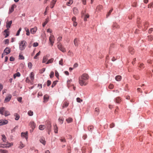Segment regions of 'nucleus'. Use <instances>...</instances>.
I'll return each mask as SVG.
<instances>
[{
    "instance_id": "052dcab7",
    "label": "nucleus",
    "mask_w": 153,
    "mask_h": 153,
    "mask_svg": "<svg viewBox=\"0 0 153 153\" xmlns=\"http://www.w3.org/2000/svg\"><path fill=\"white\" fill-rule=\"evenodd\" d=\"M139 67L141 69L144 68V64L143 63L140 64V65H139Z\"/></svg>"
},
{
    "instance_id": "3c124183",
    "label": "nucleus",
    "mask_w": 153,
    "mask_h": 153,
    "mask_svg": "<svg viewBox=\"0 0 153 153\" xmlns=\"http://www.w3.org/2000/svg\"><path fill=\"white\" fill-rule=\"evenodd\" d=\"M54 73L53 71H51L50 74V76L51 78H52L54 76Z\"/></svg>"
},
{
    "instance_id": "4c0bfd02",
    "label": "nucleus",
    "mask_w": 153,
    "mask_h": 153,
    "mask_svg": "<svg viewBox=\"0 0 153 153\" xmlns=\"http://www.w3.org/2000/svg\"><path fill=\"white\" fill-rule=\"evenodd\" d=\"M149 23L147 22H146L144 23L143 26L144 27V28H146L148 27Z\"/></svg>"
},
{
    "instance_id": "a878e982",
    "label": "nucleus",
    "mask_w": 153,
    "mask_h": 153,
    "mask_svg": "<svg viewBox=\"0 0 153 153\" xmlns=\"http://www.w3.org/2000/svg\"><path fill=\"white\" fill-rule=\"evenodd\" d=\"M46 128V126L45 125H40L39 126V129L41 130H43Z\"/></svg>"
},
{
    "instance_id": "69168bd1",
    "label": "nucleus",
    "mask_w": 153,
    "mask_h": 153,
    "mask_svg": "<svg viewBox=\"0 0 153 153\" xmlns=\"http://www.w3.org/2000/svg\"><path fill=\"white\" fill-rule=\"evenodd\" d=\"M32 64L31 62H29L28 63V67L30 68L31 69L32 68Z\"/></svg>"
},
{
    "instance_id": "473e14b6",
    "label": "nucleus",
    "mask_w": 153,
    "mask_h": 153,
    "mask_svg": "<svg viewBox=\"0 0 153 153\" xmlns=\"http://www.w3.org/2000/svg\"><path fill=\"white\" fill-rule=\"evenodd\" d=\"M20 76V73L19 72H17L16 74H15L13 75V78L15 79L16 76L19 77Z\"/></svg>"
},
{
    "instance_id": "37998d69",
    "label": "nucleus",
    "mask_w": 153,
    "mask_h": 153,
    "mask_svg": "<svg viewBox=\"0 0 153 153\" xmlns=\"http://www.w3.org/2000/svg\"><path fill=\"white\" fill-rule=\"evenodd\" d=\"M10 114V113L9 111H5L4 115L5 116H7L9 115Z\"/></svg>"
},
{
    "instance_id": "aec40b11",
    "label": "nucleus",
    "mask_w": 153,
    "mask_h": 153,
    "mask_svg": "<svg viewBox=\"0 0 153 153\" xmlns=\"http://www.w3.org/2000/svg\"><path fill=\"white\" fill-rule=\"evenodd\" d=\"M129 52L131 54H133L134 53V51L133 48L131 47H130L128 48Z\"/></svg>"
},
{
    "instance_id": "ddd939ff",
    "label": "nucleus",
    "mask_w": 153,
    "mask_h": 153,
    "mask_svg": "<svg viewBox=\"0 0 153 153\" xmlns=\"http://www.w3.org/2000/svg\"><path fill=\"white\" fill-rule=\"evenodd\" d=\"M79 41V39L77 38H75L74 40V45L76 47L78 46V42Z\"/></svg>"
},
{
    "instance_id": "393cba45",
    "label": "nucleus",
    "mask_w": 153,
    "mask_h": 153,
    "mask_svg": "<svg viewBox=\"0 0 153 153\" xmlns=\"http://www.w3.org/2000/svg\"><path fill=\"white\" fill-rule=\"evenodd\" d=\"M14 116L15 117V119L16 120H19L20 118V116L19 114L17 113H15L14 114Z\"/></svg>"
},
{
    "instance_id": "e433bc0d",
    "label": "nucleus",
    "mask_w": 153,
    "mask_h": 153,
    "mask_svg": "<svg viewBox=\"0 0 153 153\" xmlns=\"http://www.w3.org/2000/svg\"><path fill=\"white\" fill-rule=\"evenodd\" d=\"M48 21H49V20H48V18H47L46 19L45 21L42 24V26L43 27H44L46 25V24L48 22Z\"/></svg>"
},
{
    "instance_id": "a211bd4d",
    "label": "nucleus",
    "mask_w": 153,
    "mask_h": 153,
    "mask_svg": "<svg viewBox=\"0 0 153 153\" xmlns=\"http://www.w3.org/2000/svg\"><path fill=\"white\" fill-rule=\"evenodd\" d=\"M16 7V5L14 4H13L11 6V8L9 10V13H11L13 12L14 11V8Z\"/></svg>"
},
{
    "instance_id": "6ab92c4d",
    "label": "nucleus",
    "mask_w": 153,
    "mask_h": 153,
    "mask_svg": "<svg viewBox=\"0 0 153 153\" xmlns=\"http://www.w3.org/2000/svg\"><path fill=\"white\" fill-rule=\"evenodd\" d=\"M115 101L116 103H119L121 101V99L120 97H117L115 99Z\"/></svg>"
},
{
    "instance_id": "79ce46f5",
    "label": "nucleus",
    "mask_w": 153,
    "mask_h": 153,
    "mask_svg": "<svg viewBox=\"0 0 153 153\" xmlns=\"http://www.w3.org/2000/svg\"><path fill=\"white\" fill-rule=\"evenodd\" d=\"M58 82L57 81H55L53 82L52 84L51 85V87L53 88L56 85V84L57 82Z\"/></svg>"
},
{
    "instance_id": "cd10ccee",
    "label": "nucleus",
    "mask_w": 153,
    "mask_h": 153,
    "mask_svg": "<svg viewBox=\"0 0 153 153\" xmlns=\"http://www.w3.org/2000/svg\"><path fill=\"white\" fill-rule=\"evenodd\" d=\"M115 79L118 81H120L121 79V76L120 75L117 76L115 77Z\"/></svg>"
},
{
    "instance_id": "4468645a",
    "label": "nucleus",
    "mask_w": 153,
    "mask_h": 153,
    "mask_svg": "<svg viewBox=\"0 0 153 153\" xmlns=\"http://www.w3.org/2000/svg\"><path fill=\"white\" fill-rule=\"evenodd\" d=\"M69 105V102L67 101H65L64 102L62 106V108L67 107Z\"/></svg>"
},
{
    "instance_id": "bb28decb",
    "label": "nucleus",
    "mask_w": 153,
    "mask_h": 153,
    "mask_svg": "<svg viewBox=\"0 0 153 153\" xmlns=\"http://www.w3.org/2000/svg\"><path fill=\"white\" fill-rule=\"evenodd\" d=\"M36 28H32L30 30V33L32 34H34L36 32Z\"/></svg>"
},
{
    "instance_id": "4be33fe9",
    "label": "nucleus",
    "mask_w": 153,
    "mask_h": 153,
    "mask_svg": "<svg viewBox=\"0 0 153 153\" xmlns=\"http://www.w3.org/2000/svg\"><path fill=\"white\" fill-rule=\"evenodd\" d=\"M73 12L74 14L76 15L78 13V11L76 7H74L73 9Z\"/></svg>"
},
{
    "instance_id": "f8f14e48",
    "label": "nucleus",
    "mask_w": 153,
    "mask_h": 153,
    "mask_svg": "<svg viewBox=\"0 0 153 153\" xmlns=\"http://www.w3.org/2000/svg\"><path fill=\"white\" fill-rule=\"evenodd\" d=\"M21 136L23 137H25L26 140L27 139V132H22L21 134Z\"/></svg>"
},
{
    "instance_id": "f3484780",
    "label": "nucleus",
    "mask_w": 153,
    "mask_h": 153,
    "mask_svg": "<svg viewBox=\"0 0 153 153\" xmlns=\"http://www.w3.org/2000/svg\"><path fill=\"white\" fill-rule=\"evenodd\" d=\"M51 123L49 122L48 123L47 126V128L48 129V131H51Z\"/></svg>"
},
{
    "instance_id": "774afa93",
    "label": "nucleus",
    "mask_w": 153,
    "mask_h": 153,
    "mask_svg": "<svg viewBox=\"0 0 153 153\" xmlns=\"http://www.w3.org/2000/svg\"><path fill=\"white\" fill-rule=\"evenodd\" d=\"M62 39V37L61 36L59 37L57 39V40L58 41V42L57 43L58 44H59V43H60L59 42Z\"/></svg>"
},
{
    "instance_id": "20e7f679",
    "label": "nucleus",
    "mask_w": 153,
    "mask_h": 153,
    "mask_svg": "<svg viewBox=\"0 0 153 153\" xmlns=\"http://www.w3.org/2000/svg\"><path fill=\"white\" fill-rule=\"evenodd\" d=\"M55 39L54 36L52 34H51V36L49 37V42L52 46L53 45Z\"/></svg>"
},
{
    "instance_id": "2eb2a0df",
    "label": "nucleus",
    "mask_w": 153,
    "mask_h": 153,
    "mask_svg": "<svg viewBox=\"0 0 153 153\" xmlns=\"http://www.w3.org/2000/svg\"><path fill=\"white\" fill-rule=\"evenodd\" d=\"M48 55H47L45 56H44L43 57L42 63H44L45 62L48 60Z\"/></svg>"
},
{
    "instance_id": "2f4dec72",
    "label": "nucleus",
    "mask_w": 153,
    "mask_h": 153,
    "mask_svg": "<svg viewBox=\"0 0 153 153\" xmlns=\"http://www.w3.org/2000/svg\"><path fill=\"white\" fill-rule=\"evenodd\" d=\"M66 121L68 123H69L72 122L73 119L72 118L69 117L68 118L66 119Z\"/></svg>"
},
{
    "instance_id": "ea45409f",
    "label": "nucleus",
    "mask_w": 153,
    "mask_h": 153,
    "mask_svg": "<svg viewBox=\"0 0 153 153\" xmlns=\"http://www.w3.org/2000/svg\"><path fill=\"white\" fill-rule=\"evenodd\" d=\"M2 138V140L4 142H5L6 140V138L5 135L3 134L1 135Z\"/></svg>"
},
{
    "instance_id": "f257e3e1",
    "label": "nucleus",
    "mask_w": 153,
    "mask_h": 153,
    "mask_svg": "<svg viewBox=\"0 0 153 153\" xmlns=\"http://www.w3.org/2000/svg\"><path fill=\"white\" fill-rule=\"evenodd\" d=\"M88 79V75L86 73H84L79 77V83L81 86L86 85L88 83L87 80Z\"/></svg>"
},
{
    "instance_id": "58836bf2",
    "label": "nucleus",
    "mask_w": 153,
    "mask_h": 153,
    "mask_svg": "<svg viewBox=\"0 0 153 153\" xmlns=\"http://www.w3.org/2000/svg\"><path fill=\"white\" fill-rule=\"evenodd\" d=\"M0 152L1 153H8V152L6 150H3L2 149H0Z\"/></svg>"
},
{
    "instance_id": "c03bdc74",
    "label": "nucleus",
    "mask_w": 153,
    "mask_h": 153,
    "mask_svg": "<svg viewBox=\"0 0 153 153\" xmlns=\"http://www.w3.org/2000/svg\"><path fill=\"white\" fill-rule=\"evenodd\" d=\"M24 147V145H23V144L22 143V142H20L19 146V148L20 149H22Z\"/></svg>"
},
{
    "instance_id": "1a4fd4ad",
    "label": "nucleus",
    "mask_w": 153,
    "mask_h": 153,
    "mask_svg": "<svg viewBox=\"0 0 153 153\" xmlns=\"http://www.w3.org/2000/svg\"><path fill=\"white\" fill-rule=\"evenodd\" d=\"M120 26L116 23H114L112 25V27L113 29H118L120 28Z\"/></svg>"
},
{
    "instance_id": "423d86ee",
    "label": "nucleus",
    "mask_w": 153,
    "mask_h": 153,
    "mask_svg": "<svg viewBox=\"0 0 153 153\" xmlns=\"http://www.w3.org/2000/svg\"><path fill=\"white\" fill-rule=\"evenodd\" d=\"M12 97V96L11 94H8L7 96L4 100V102L6 103L10 101Z\"/></svg>"
},
{
    "instance_id": "603ef678",
    "label": "nucleus",
    "mask_w": 153,
    "mask_h": 153,
    "mask_svg": "<svg viewBox=\"0 0 153 153\" xmlns=\"http://www.w3.org/2000/svg\"><path fill=\"white\" fill-rule=\"evenodd\" d=\"M133 77L136 80H138L140 78V77L138 75H134Z\"/></svg>"
},
{
    "instance_id": "4d7b16f0",
    "label": "nucleus",
    "mask_w": 153,
    "mask_h": 153,
    "mask_svg": "<svg viewBox=\"0 0 153 153\" xmlns=\"http://www.w3.org/2000/svg\"><path fill=\"white\" fill-rule=\"evenodd\" d=\"M67 150L68 153H71V147L70 146L67 147Z\"/></svg>"
},
{
    "instance_id": "0eeeda50",
    "label": "nucleus",
    "mask_w": 153,
    "mask_h": 153,
    "mask_svg": "<svg viewBox=\"0 0 153 153\" xmlns=\"http://www.w3.org/2000/svg\"><path fill=\"white\" fill-rule=\"evenodd\" d=\"M29 125L32 129V131H33L36 127V124L34 122L31 121Z\"/></svg>"
},
{
    "instance_id": "864d4df0",
    "label": "nucleus",
    "mask_w": 153,
    "mask_h": 153,
    "mask_svg": "<svg viewBox=\"0 0 153 153\" xmlns=\"http://www.w3.org/2000/svg\"><path fill=\"white\" fill-rule=\"evenodd\" d=\"M148 39L149 41H151L152 39V37L151 36H148Z\"/></svg>"
},
{
    "instance_id": "5701e85b",
    "label": "nucleus",
    "mask_w": 153,
    "mask_h": 153,
    "mask_svg": "<svg viewBox=\"0 0 153 153\" xmlns=\"http://www.w3.org/2000/svg\"><path fill=\"white\" fill-rule=\"evenodd\" d=\"M40 142L43 144L44 145H45L46 144V141L45 138L44 137L41 138L40 140Z\"/></svg>"
},
{
    "instance_id": "c85d7f7f",
    "label": "nucleus",
    "mask_w": 153,
    "mask_h": 153,
    "mask_svg": "<svg viewBox=\"0 0 153 153\" xmlns=\"http://www.w3.org/2000/svg\"><path fill=\"white\" fill-rule=\"evenodd\" d=\"M4 108L2 107L0 108V113L2 115L4 114Z\"/></svg>"
},
{
    "instance_id": "09e8293b",
    "label": "nucleus",
    "mask_w": 153,
    "mask_h": 153,
    "mask_svg": "<svg viewBox=\"0 0 153 153\" xmlns=\"http://www.w3.org/2000/svg\"><path fill=\"white\" fill-rule=\"evenodd\" d=\"M73 1L72 0H70L66 4L68 6H70L73 3Z\"/></svg>"
},
{
    "instance_id": "de8ad7c7",
    "label": "nucleus",
    "mask_w": 153,
    "mask_h": 153,
    "mask_svg": "<svg viewBox=\"0 0 153 153\" xmlns=\"http://www.w3.org/2000/svg\"><path fill=\"white\" fill-rule=\"evenodd\" d=\"M40 51H39L38 53H37L36 55L34 56V59H37V57L40 54Z\"/></svg>"
},
{
    "instance_id": "b1692460",
    "label": "nucleus",
    "mask_w": 153,
    "mask_h": 153,
    "mask_svg": "<svg viewBox=\"0 0 153 153\" xmlns=\"http://www.w3.org/2000/svg\"><path fill=\"white\" fill-rule=\"evenodd\" d=\"M34 74L33 72L31 73L30 74V78L31 80L32 81H33L34 79Z\"/></svg>"
},
{
    "instance_id": "13d9d810",
    "label": "nucleus",
    "mask_w": 153,
    "mask_h": 153,
    "mask_svg": "<svg viewBox=\"0 0 153 153\" xmlns=\"http://www.w3.org/2000/svg\"><path fill=\"white\" fill-rule=\"evenodd\" d=\"M114 87V85L113 84H111L108 86V88L110 89H112Z\"/></svg>"
},
{
    "instance_id": "39448f33",
    "label": "nucleus",
    "mask_w": 153,
    "mask_h": 153,
    "mask_svg": "<svg viewBox=\"0 0 153 153\" xmlns=\"http://www.w3.org/2000/svg\"><path fill=\"white\" fill-rule=\"evenodd\" d=\"M13 145V144L12 143H8L7 144H0V148H8L10 146H12Z\"/></svg>"
},
{
    "instance_id": "f704fd0d",
    "label": "nucleus",
    "mask_w": 153,
    "mask_h": 153,
    "mask_svg": "<svg viewBox=\"0 0 153 153\" xmlns=\"http://www.w3.org/2000/svg\"><path fill=\"white\" fill-rule=\"evenodd\" d=\"M25 29L26 32V35L27 36H29L30 35V32L29 29L27 27H25Z\"/></svg>"
},
{
    "instance_id": "6e6552de",
    "label": "nucleus",
    "mask_w": 153,
    "mask_h": 153,
    "mask_svg": "<svg viewBox=\"0 0 153 153\" xmlns=\"http://www.w3.org/2000/svg\"><path fill=\"white\" fill-rule=\"evenodd\" d=\"M8 121L6 120H0V126L7 124Z\"/></svg>"
},
{
    "instance_id": "0e129e2a",
    "label": "nucleus",
    "mask_w": 153,
    "mask_h": 153,
    "mask_svg": "<svg viewBox=\"0 0 153 153\" xmlns=\"http://www.w3.org/2000/svg\"><path fill=\"white\" fill-rule=\"evenodd\" d=\"M39 44L37 42H34L33 44V46L34 47H36L38 46Z\"/></svg>"
},
{
    "instance_id": "680f3d73",
    "label": "nucleus",
    "mask_w": 153,
    "mask_h": 153,
    "mask_svg": "<svg viewBox=\"0 0 153 153\" xmlns=\"http://www.w3.org/2000/svg\"><path fill=\"white\" fill-rule=\"evenodd\" d=\"M55 75L57 78H58L59 76V73L56 70L55 71Z\"/></svg>"
},
{
    "instance_id": "dca6fc26",
    "label": "nucleus",
    "mask_w": 153,
    "mask_h": 153,
    "mask_svg": "<svg viewBox=\"0 0 153 153\" xmlns=\"http://www.w3.org/2000/svg\"><path fill=\"white\" fill-rule=\"evenodd\" d=\"M4 52L6 53V54H8L10 52V50L9 48L7 47L4 50Z\"/></svg>"
},
{
    "instance_id": "6e6d98bb",
    "label": "nucleus",
    "mask_w": 153,
    "mask_h": 153,
    "mask_svg": "<svg viewBox=\"0 0 153 153\" xmlns=\"http://www.w3.org/2000/svg\"><path fill=\"white\" fill-rule=\"evenodd\" d=\"M21 30H22V28H21V27H20L19 29L17 31V33H16V36H19V33H20V31Z\"/></svg>"
},
{
    "instance_id": "a19ab883",
    "label": "nucleus",
    "mask_w": 153,
    "mask_h": 153,
    "mask_svg": "<svg viewBox=\"0 0 153 153\" xmlns=\"http://www.w3.org/2000/svg\"><path fill=\"white\" fill-rule=\"evenodd\" d=\"M94 127L92 126H88V129L90 131H91L93 130Z\"/></svg>"
},
{
    "instance_id": "c756f323",
    "label": "nucleus",
    "mask_w": 153,
    "mask_h": 153,
    "mask_svg": "<svg viewBox=\"0 0 153 153\" xmlns=\"http://www.w3.org/2000/svg\"><path fill=\"white\" fill-rule=\"evenodd\" d=\"M54 132L55 133H58V127L57 126L55 125L54 126Z\"/></svg>"
},
{
    "instance_id": "f03ea898",
    "label": "nucleus",
    "mask_w": 153,
    "mask_h": 153,
    "mask_svg": "<svg viewBox=\"0 0 153 153\" xmlns=\"http://www.w3.org/2000/svg\"><path fill=\"white\" fill-rule=\"evenodd\" d=\"M27 44L25 40L21 41L19 43V49L21 50H23L25 48Z\"/></svg>"
},
{
    "instance_id": "338daca9",
    "label": "nucleus",
    "mask_w": 153,
    "mask_h": 153,
    "mask_svg": "<svg viewBox=\"0 0 153 153\" xmlns=\"http://www.w3.org/2000/svg\"><path fill=\"white\" fill-rule=\"evenodd\" d=\"M51 84V82L49 80L47 81V85L48 86H49Z\"/></svg>"
},
{
    "instance_id": "c9c22d12",
    "label": "nucleus",
    "mask_w": 153,
    "mask_h": 153,
    "mask_svg": "<svg viewBox=\"0 0 153 153\" xmlns=\"http://www.w3.org/2000/svg\"><path fill=\"white\" fill-rule=\"evenodd\" d=\"M73 53L71 51L69 50L68 53V55L70 56H73Z\"/></svg>"
},
{
    "instance_id": "9d476101",
    "label": "nucleus",
    "mask_w": 153,
    "mask_h": 153,
    "mask_svg": "<svg viewBox=\"0 0 153 153\" xmlns=\"http://www.w3.org/2000/svg\"><path fill=\"white\" fill-rule=\"evenodd\" d=\"M102 8L103 7L102 5H100L98 6L96 9V12H99L100 11Z\"/></svg>"
},
{
    "instance_id": "7ed1b4c3",
    "label": "nucleus",
    "mask_w": 153,
    "mask_h": 153,
    "mask_svg": "<svg viewBox=\"0 0 153 153\" xmlns=\"http://www.w3.org/2000/svg\"><path fill=\"white\" fill-rule=\"evenodd\" d=\"M57 47L60 51L63 52H65L66 51L65 49L61 43H59L57 45Z\"/></svg>"
},
{
    "instance_id": "a18cd8bd",
    "label": "nucleus",
    "mask_w": 153,
    "mask_h": 153,
    "mask_svg": "<svg viewBox=\"0 0 153 153\" xmlns=\"http://www.w3.org/2000/svg\"><path fill=\"white\" fill-rule=\"evenodd\" d=\"M27 114L30 116H32L33 115V112L31 111L30 110L28 111Z\"/></svg>"
},
{
    "instance_id": "72a5a7b5",
    "label": "nucleus",
    "mask_w": 153,
    "mask_h": 153,
    "mask_svg": "<svg viewBox=\"0 0 153 153\" xmlns=\"http://www.w3.org/2000/svg\"><path fill=\"white\" fill-rule=\"evenodd\" d=\"M54 60V59L53 58H51V59L49 60L46 63V64H48L49 63H52Z\"/></svg>"
},
{
    "instance_id": "412c9836",
    "label": "nucleus",
    "mask_w": 153,
    "mask_h": 153,
    "mask_svg": "<svg viewBox=\"0 0 153 153\" xmlns=\"http://www.w3.org/2000/svg\"><path fill=\"white\" fill-rule=\"evenodd\" d=\"M94 111H95V114L96 115H98L100 112V110L99 108L97 107L94 110Z\"/></svg>"
},
{
    "instance_id": "8fccbe9b",
    "label": "nucleus",
    "mask_w": 153,
    "mask_h": 153,
    "mask_svg": "<svg viewBox=\"0 0 153 153\" xmlns=\"http://www.w3.org/2000/svg\"><path fill=\"white\" fill-rule=\"evenodd\" d=\"M113 10V9H112L109 10V12L108 13V14L106 15V16L107 17L108 16L111 14Z\"/></svg>"
},
{
    "instance_id": "5fc2aeb1",
    "label": "nucleus",
    "mask_w": 153,
    "mask_h": 153,
    "mask_svg": "<svg viewBox=\"0 0 153 153\" xmlns=\"http://www.w3.org/2000/svg\"><path fill=\"white\" fill-rule=\"evenodd\" d=\"M76 101L77 102H81L82 101V100L79 97H78L76 98Z\"/></svg>"
},
{
    "instance_id": "bf43d9fd",
    "label": "nucleus",
    "mask_w": 153,
    "mask_h": 153,
    "mask_svg": "<svg viewBox=\"0 0 153 153\" xmlns=\"http://www.w3.org/2000/svg\"><path fill=\"white\" fill-rule=\"evenodd\" d=\"M59 65H63V59H61V60L59 61Z\"/></svg>"
},
{
    "instance_id": "7c9ffc66",
    "label": "nucleus",
    "mask_w": 153,
    "mask_h": 153,
    "mask_svg": "<svg viewBox=\"0 0 153 153\" xmlns=\"http://www.w3.org/2000/svg\"><path fill=\"white\" fill-rule=\"evenodd\" d=\"M49 97L47 95H45L44 96V101H47L49 99Z\"/></svg>"
},
{
    "instance_id": "9b49d317",
    "label": "nucleus",
    "mask_w": 153,
    "mask_h": 153,
    "mask_svg": "<svg viewBox=\"0 0 153 153\" xmlns=\"http://www.w3.org/2000/svg\"><path fill=\"white\" fill-rule=\"evenodd\" d=\"M12 23V21H7L6 22V27L7 28H10V26Z\"/></svg>"
},
{
    "instance_id": "49530a36",
    "label": "nucleus",
    "mask_w": 153,
    "mask_h": 153,
    "mask_svg": "<svg viewBox=\"0 0 153 153\" xmlns=\"http://www.w3.org/2000/svg\"><path fill=\"white\" fill-rule=\"evenodd\" d=\"M55 3V1L53 0L50 6L51 8H52L54 7Z\"/></svg>"
},
{
    "instance_id": "e2e57ef3",
    "label": "nucleus",
    "mask_w": 153,
    "mask_h": 153,
    "mask_svg": "<svg viewBox=\"0 0 153 153\" xmlns=\"http://www.w3.org/2000/svg\"><path fill=\"white\" fill-rule=\"evenodd\" d=\"M59 120L61 124H62L63 123V120L62 119V118H59Z\"/></svg>"
}]
</instances>
